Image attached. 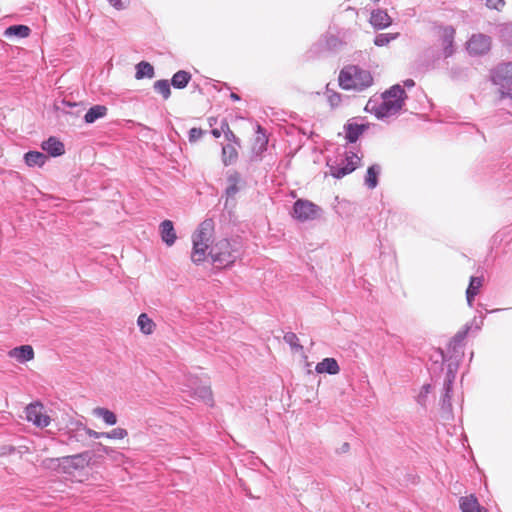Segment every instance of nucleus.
<instances>
[{
	"instance_id": "nucleus-6",
	"label": "nucleus",
	"mask_w": 512,
	"mask_h": 512,
	"mask_svg": "<svg viewBox=\"0 0 512 512\" xmlns=\"http://www.w3.org/2000/svg\"><path fill=\"white\" fill-rule=\"evenodd\" d=\"M209 256L211 258V262L217 268H227L232 266L237 257V251L231 248V243L227 240H221L216 244L215 247H212L209 251Z\"/></svg>"
},
{
	"instance_id": "nucleus-27",
	"label": "nucleus",
	"mask_w": 512,
	"mask_h": 512,
	"mask_svg": "<svg viewBox=\"0 0 512 512\" xmlns=\"http://www.w3.org/2000/svg\"><path fill=\"white\" fill-rule=\"evenodd\" d=\"M108 108L105 105L96 104L91 106L85 113L83 120L86 124H92L107 115Z\"/></svg>"
},
{
	"instance_id": "nucleus-52",
	"label": "nucleus",
	"mask_w": 512,
	"mask_h": 512,
	"mask_svg": "<svg viewBox=\"0 0 512 512\" xmlns=\"http://www.w3.org/2000/svg\"><path fill=\"white\" fill-rule=\"evenodd\" d=\"M486 6L491 9L500 10V7H503L505 2L504 0H484Z\"/></svg>"
},
{
	"instance_id": "nucleus-21",
	"label": "nucleus",
	"mask_w": 512,
	"mask_h": 512,
	"mask_svg": "<svg viewBox=\"0 0 512 512\" xmlns=\"http://www.w3.org/2000/svg\"><path fill=\"white\" fill-rule=\"evenodd\" d=\"M32 30L25 24H13L5 28L3 36L7 39H24L30 36Z\"/></svg>"
},
{
	"instance_id": "nucleus-20",
	"label": "nucleus",
	"mask_w": 512,
	"mask_h": 512,
	"mask_svg": "<svg viewBox=\"0 0 512 512\" xmlns=\"http://www.w3.org/2000/svg\"><path fill=\"white\" fill-rule=\"evenodd\" d=\"M159 231H160L161 240L168 247L172 246L175 243V241L177 239V235H176L173 221H171L169 219L163 220L159 225Z\"/></svg>"
},
{
	"instance_id": "nucleus-43",
	"label": "nucleus",
	"mask_w": 512,
	"mask_h": 512,
	"mask_svg": "<svg viewBox=\"0 0 512 512\" xmlns=\"http://www.w3.org/2000/svg\"><path fill=\"white\" fill-rule=\"evenodd\" d=\"M500 37L506 45L512 47V23L501 28Z\"/></svg>"
},
{
	"instance_id": "nucleus-14",
	"label": "nucleus",
	"mask_w": 512,
	"mask_h": 512,
	"mask_svg": "<svg viewBox=\"0 0 512 512\" xmlns=\"http://www.w3.org/2000/svg\"><path fill=\"white\" fill-rule=\"evenodd\" d=\"M346 42L330 32H326L321 35L316 43V47L319 51H328L330 53H338Z\"/></svg>"
},
{
	"instance_id": "nucleus-57",
	"label": "nucleus",
	"mask_w": 512,
	"mask_h": 512,
	"mask_svg": "<svg viewBox=\"0 0 512 512\" xmlns=\"http://www.w3.org/2000/svg\"><path fill=\"white\" fill-rule=\"evenodd\" d=\"M476 296H477V295H472V296L470 297V294H469L468 292H466V301H467V304H468V306H469L470 308H472V307H473V304H474V301H475V297H476Z\"/></svg>"
},
{
	"instance_id": "nucleus-40",
	"label": "nucleus",
	"mask_w": 512,
	"mask_h": 512,
	"mask_svg": "<svg viewBox=\"0 0 512 512\" xmlns=\"http://www.w3.org/2000/svg\"><path fill=\"white\" fill-rule=\"evenodd\" d=\"M286 344H288L291 349L299 351L303 349V346L300 344L297 335L294 332H287L283 337Z\"/></svg>"
},
{
	"instance_id": "nucleus-15",
	"label": "nucleus",
	"mask_w": 512,
	"mask_h": 512,
	"mask_svg": "<svg viewBox=\"0 0 512 512\" xmlns=\"http://www.w3.org/2000/svg\"><path fill=\"white\" fill-rule=\"evenodd\" d=\"M188 387L187 392L191 398L202 401L209 407L214 406L213 393L209 385H198V380L195 379Z\"/></svg>"
},
{
	"instance_id": "nucleus-53",
	"label": "nucleus",
	"mask_w": 512,
	"mask_h": 512,
	"mask_svg": "<svg viewBox=\"0 0 512 512\" xmlns=\"http://www.w3.org/2000/svg\"><path fill=\"white\" fill-rule=\"evenodd\" d=\"M453 388H454V382L451 380H444L443 384V394L444 395H452L453 394Z\"/></svg>"
},
{
	"instance_id": "nucleus-31",
	"label": "nucleus",
	"mask_w": 512,
	"mask_h": 512,
	"mask_svg": "<svg viewBox=\"0 0 512 512\" xmlns=\"http://www.w3.org/2000/svg\"><path fill=\"white\" fill-rule=\"evenodd\" d=\"M235 144L228 143L222 146V162L225 166L233 164L238 158Z\"/></svg>"
},
{
	"instance_id": "nucleus-63",
	"label": "nucleus",
	"mask_w": 512,
	"mask_h": 512,
	"mask_svg": "<svg viewBox=\"0 0 512 512\" xmlns=\"http://www.w3.org/2000/svg\"><path fill=\"white\" fill-rule=\"evenodd\" d=\"M501 311V309H493V310H490V311H487L488 313H496V312H499Z\"/></svg>"
},
{
	"instance_id": "nucleus-58",
	"label": "nucleus",
	"mask_w": 512,
	"mask_h": 512,
	"mask_svg": "<svg viewBox=\"0 0 512 512\" xmlns=\"http://www.w3.org/2000/svg\"><path fill=\"white\" fill-rule=\"evenodd\" d=\"M403 86L406 87V88H412V87L415 86V81L413 79H410V78L405 79L403 81Z\"/></svg>"
},
{
	"instance_id": "nucleus-59",
	"label": "nucleus",
	"mask_w": 512,
	"mask_h": 512,
	"mask_svg": "<svg viewBox=\"0 0 512 512\" xmlns=\"http://www.w3.org/2000/svg\"><path fill=\"white\" fill-rule=\"evenodd\" d=\"M349 449H350V445H349V443H348V442H344V443L341 445V447L338 449V452H339V453H346V452H348V451H349Z\"/></svg>"
},
{
	"instance_id": "nucleus-56",
	"label": "nucleus",
	"mask_w": 512,
	"mask_h": 512,
	"mask_svg": "<svg viewBox=\"0 0 512 512\" xmlns=\"http://www.w3.org/2000/svg\"><path fill=\"white\" fill-rule=\"evenodd\" d=\"M213 87L219 91H221L223 87L228 90L230 89V87L227 83L220 82V81H215V84L213 85Z\"/></svg>"
},
{
	"instance_id": "nucleus-9",
	"label": "nucleus",
	"mask_w": 512,
	"mask_h": 512,
	"mask_svg": "<svg viewBox=\"0 0 512 512\" xmlns=\"http://www.w3.org/2000/svg\"><path fill=\"white\" fill-rule=\"evenodd\" d=\"M322 209L307 199H298L293 203L291 215L294 219L305 222L315 220L320 216Z\"/></svg>"
},
{
	"instance_id": "nucleus-41",
	"label": "nucleus",
	"mask_w": 512,
	"mask_h": 512,
	"mask_svg": "<svg viewBox=\"0 0 512 512\" xmlns=\"http://www.w3.org/2000/svg\"><path fill=\"white\" fill-rule=\"evenodd\" d=\"M61 103L64 106L63 111L67 114L78 115L81 111L80 103L72 102L66 99H63Z\"/></svg>"
},
{
	"instance_id": "nucleus-50",
	"label": "nucleus",
	"mask_w": 512,
	"mask_h": 512,
	"mask_svg": "<svg viewBox=\"0 0 512 512\" xmlns=\"http://www.w3.org/2000/svg\"><path fill=\"white\" fill-rule=\"evenodd\" d=\"M432 389V385L429 384V383H425L422 387H421V390H420V393L418 394V402L421 404L422 402L425 401L427 395L430 393Z\"/></svg>"
},
{
	"instance_id": "nucleus-16",
	"label": "nucleus",
	"mask_w": 512,
	"mask_h": 512,
	"mask_svg": "<svg viewBox=\"0 0 512 512\" xmlns=\"http://www.w3.org/2000/svg\"><path fill=\"white\" fill-rule=\"evenodd\" d=\"M214 229V222L212 219H205L199 225L196 232L192 235V244L209 245V241Z\"/></svg>"
},
{
	"instance_id": "nucleus-32",
	"label": "nucleus",
	"mask_w": 512,
	"mask_h": 512,
	"mask_svg": "<svg viewBox=\"0 0 512 512\" xmlns=\"http://www.w3.org/2000/svg\"><path fill=\"white\" fill-rule=\"evenodd\" d=\"M209 248V245H199V244H193L192 251H191V261L195 265L202 264L207 256H209V253L207 254V250Z\"/></svg>"
},
{
	"instance_id": "nucleus-2",
	"label": "nucleus",
	"mask_w": 512,
	"mask_h": 512,
	"mask_svg": "<svg viewBox=\"0 0 512 512\" xmlns=\"http://www.w3.org/2000/svg\"><path fill=\"white\" fill-rule=\"evenodd\" d=\"M338 83L343 90L362 92L373 85L374 78L369 70L350 64L340 70Z\"/></svg>"
},
{
	"instance_id": "nucleus-46",
	"label": "nucleus",
	"mask_w": 512,
	"mask_h": 512,
	"mask_svg": "<svg viewBox=\"0 0 512 512\" xmlns=\"http://www.w3.org/2000/svg\"><path fill=\"white\" fill-rule=\"evenodd\" d=\"M128 435V431L125 428L117 427L108 431L106 435L107 439H124Z\"/></svg>"
},
{
	"instance_id": "nucleus-51",
	"label": "nucleus",
	"mask_w": 512,
	"mask_h": 512,
	"mask_svg": "<svg viewBox=\"0 0 512 512\" xmlns=\"http://www.w3.org/2000/svg\"><path fill=\"white\" fill-rule=\"evenodd\" d=\"M224 136L229 143L235 144L238 147H240V139L234 134V132L231 129L224 130Z\"/></svg>"
},
{
	"instance_id": "nucleus-19",
	"label": "nucleus",
	"mask_w": 512,
	"mask_h": 512,
	"mask_svg": "<svg viewBox=\"0 0 512 512\" xmlns=\"http://www.w3.org/2000/svg\"><path fill=\"white\" fill-rule=\"evenodd\" d=\"M369 22L375 29L382 30L391 25L392 19L386 10L375 9L371 12Z\"/></svg>"
},
{
	"instance_id": "nucleus-3",
	"label": "nucleus",
	"mask_w": 512,
	"mask_h": 512,
	"mask_svg": "<svg viewBox=\"0 0 512 512\" xmlns=\"http://www.w3.org/2000/svg\"><path fill=\"white\" fill-rule=\"evenodd\" d=\"M93 459V452L86 450L73 455L58 458H48L46 462L49 468L57 469L64 474H72L74 471L83 470L89 466Z\"/></svg>"
},
{
	"instance_id": "nucleus-28",
	"label": "nucleus",
	"mask_w": 512,
	"mask_h": 512,
	"mask_svg": "<svg viewBox=\"0 0 512 512\" xmlns=\"http://www.w3.org/2000/svg\"><path fill=\"white\" fill-rule=\"evenodd\" d=\"M192 79V74L186 70H178L175 72L169 80L172 87L175 89H184L188 86Z\"/></svg>"
},
{
	"instance_id": "nucleus-4",
	"label": "nucleus",
	"mask_w": 512,
	"mask_h": 512,
	"mask_svg": "<svg viewBox=\"0 0 512 512\" xmlns=\"http://www.w3.org/2000/svg\"><path fill=\"white\" fill-rule=\"evenodd\" d=\"M491 81L499 86V100L509 99L512 104V62L498 64L491 72Z\"/></svg>"
},
{
	"instance_id": "nucleus-11",
	"label": "nucleus",
	"mask_w": 512,
	"mask_h": 512,
	"mask_svg": "<svg viewBox=\"0 0 512 512\" xmlns=\"http://www.w3.org/2000/svg\"><path fill=\"white\" fill-rule=\"evenodd\" d=\"M491 49V37L483 34H473L467 41V51L470 56H482Z\"/></svg>"
},
{
	"instance_id": "nucleus-42",
	"label": "nucleus",
	"mask_w": 512,
	"mask_h": 512,
	"mask_svg": "<svg viewBox=\"0 0 512 512\" xmlns=\"http://www.w3.org/2000/svg\"><path fill=\"white\" fill-rule=\"evenodd\" d=\"M467 69L459 66L451 67L449 74L452 80L464 81L467 78Z\"/></svg>"
},
{
	"instance_id": "nucleus-36",
	"label": "nucleus",
	"mask_w": 512,
	"mask_h": 512,
	"mask_svg": "<svg viewBox=\"0 0 512 512\" xmlns=\"http://www.w3.org/2000/svg\"><path fill=\"white\" fill-rule=\"evenodd\" d=\"M484 278L483 276H471L469 279V284L466 289V292L470 294V297L472 295H478L480 292V289L483 285Z\"/></svg>"
},
{
	"instance_id": "nucleus-10",
	"label": "nucleus",
	"mask_w": 512,
	"mask_h": 512,
	"mask_svg": "<svg viewBox=\"0 0 512 512\" xmlns=\"http://www.w3.org/2000/svg\"><path fill=\"white\" fill-rule=\"evenodd\" d=\"M376 126L375 124L369 122L358 123L357 118H350L343 127L344 130V138L347 144L356 143L360 137L371 127Z\"/></svg>"
},
{
	"instance_id": "nucleus-24",
	"label": "nucleus",
	"mask_w": 512,
	"mask_h": 512,
	"mask_svg": "<svg viewBox=\"0 0 512 512\" xmlns=\"http://www.w3.org/2000/svg\"><path fill=\"white\" fill-rule=\"evenodd\" d=\"M315 371L318 374L336 375L340 372V366L333 357H326L316 364Z\"/></svg>"
},
{
	"instance_id": "nucleus-33",
	"label": "nucleus",
	"mask_w": 512,
	"mask_h": 512,
	"mask_svg": "<svg viewBox=\"0 0 512 512\" xmlns=\"http://www.w3.org/2000/svg\"><path fill=\"white\" fill-rule=\"evenodd\" d=\"M137 325L140 331L145 335L152 334L156 327L154 321L146 313H141L138 316Z\"/></svg>"
},
{
	"instance_id": "nucleus-39",
	"label": "nucleus",
	"mask_w": 512,
	"mask_h": 512,
	"mask_svg": "<svg viewBox=\"0 0 512 512\" xmlns=\"http://www.w3.org/2000/svg\"><path fill=\"white\" fill-rule=\"evenodd\" d=\"M95 449L98 452H101L113 459H117L118 456H122L121 452H119L117 449L110 447V446L103 445L102 443H95Z\"/></svg>"
},
{
	"instance_id": "nucleus-47",
	"label": "nucleus",
	"mask_w": 512,
	"mask_h": 512,
	"mask_svg": "<svg viewBox=\"0 0 512 512\" xmlns=\"http://www.w3.org/2000/svg\"><path fill=\"white\" fill-rule=\"evenodd\" d=\"M327 100L332 108L337 107L341 102V94L327 88Z\"/></svg>"
},
{
	"instance_id": "nucleus-17",
	"label": "nucleus",
	"mask_w": 512,
	"mask_h": 512,
	"mask_svg": "<svg viewBox=\"0 0 512 512\" xmlns=\"http://www.w3.org/2000/svg\"><path fill=\"white\" fill-rule=\"evenodd\" d=\"M41 149L49 157H60L65 153L64 143L55 136H50L41 143Z\"/></svg>"
},
{
	"instance_id": "nucleus-25",
	"label": "nucleus",
	"mask_w": 512,
	"mask_h": 512,
	"mask_svg": "<svg viewBox=\"0 0 512 512\" xmlns=\"http://www.w3.org/2000/svg\"><path fill=\"white\" fill-rule=\"evenodd\" d=\"M382 168L379 164L374 163L367 167L365 176H364V185L368 189H375L379 184V178L381 175Z\"/></svg>"
},
{
	"instance_id": "nucleus-44",
	"label": "nucleus",
	"mask_w": 512,
	"mask_h": 512,
	"mask_svg": "<svg viewBox=\"0 0 512 512\" xmlns=\"http://www.w3.org/2000/svg\"><path fill=\"white\" fill-rule=\"evenodd\" d=\"M452 395H444L441 396V409L443 413L447 414L446 418L448 419L450 415H452Z\"/></svg>"
},
{
	"instance_id": "nucleus-38",
	"label": "nucleus",
	"mask_w": 512,
	"mask_h": 512,
	"mask_svg": "<svg viewBox=\"0 0 512 512\" xmlns=\"http://www.w3.org/2000/svg\"><path fill=\"white\" fill-rule=\"evenodd\" d=\"M398 33H379L374 38V44L378 47H383L398 37Z\"/></svg>"
},
{
	"instance_id": "nucleus-45",
	"label": "nucleus",
	"mask_w": 512,
	"mask_h": 512,
	"mask_svg": "<svg viewBox=\"0 0 512 512\" xmlns=\"http://www.w3.org/2000/svg\"><path fill=\"white\" fill-rule=\"evenodd\" d=\"M484 315L475 316L470 322H467L464 326H471V332H479L484 323Z\"/></svg>"
},
{
	"instance_id": "nucleus-13",
	"label": "nucleus",
	"mask_w": 512,
	"mask_h": 512,
	"mask_svg": "<svg viewBox=\"0 0 512 512\" xmlns=\"http://www.w3.org/2000/svg\"><path fill=\"white\" fill-rule=\"evenodd\" d=\"M26 419L40 428L47 427L51 422L50 417L43 412V405L37 402L26 407Z\"/></svg>"
},
{
	"instance_id": "nucleus-61",
	"label": "nucleus",
	"mask_w": 512,
	"mask_h": 512,
	"mask_svg": "<svg viewBox=\"0 0 512 512\" xmlns=\"http://www.w3.org/2000/svg\"><path fill=\"white\" fill-rule=\"evenodd\" d=\"M230 99L234 102H237V101H240L241 100V97L240 95H238L237 93H234V92H230V95H229Z\"/></svg>"
},
{
	"instance_id": "nucleus-8",
	"label": "nucleus",
	"mask_w": 512,
	"mask_h": 512,
	"mask_svg": "<svg viewBox=\"0 0 512 512\" xmlns=\"http://www.w3.org/2000/svg\"><path fill=\"white\" fill-rule=\"evenodd\" d=\"M361 161V158L354 152H345L344 159L341 163L336 160L328 158L326 165L329 168L330 175L335 179H341L348 174L354 172Z\"/></svg>"
},
{
	"instance_id": "nucleus-49",
	"label": "nucleus",
	"mask_w": 512,
	"mask_h": 512,
	"mask_svg": "<svg viewBox=\"0 0 512 512\" xmlns=\"http://www.w3.org/2000/svg\"><path fill=\"white\" fill-rule=\"evenodd\" d=\"M205 131L201 128L193 127L188 132V139L190 143H194L202 138Z\"/></svg>"
},
{
	"instance_id": "nucleus-48",
	"label": "nucleus",
	"mask_w": 512,
	"mask_h": 512,
	"mask_svg": "<svg viewBox=\"0 0 512 512\" xmlns=\"http://www.w3.org/2000/svg\"><path fill=\"white\" fill-rule=\"evenodd\" d=\"M457 369L458 364L450 361L447 365V371L444 380H451L452 382H455Z\"/></svg>"
},
{
	"instance_id": "nucleus-30",
	"label": "nucleus",
	"mask_w": 512,
	"mask_h": 512,
	"mask_svg": "<svg viewBox=\"0 0 512 512\" xmlns=\"http://www.w3.org/2000/svg\"><path fill=\"white\" fill-rule=\"evenodd\" d=\"M93 415L101 418L103 422L109 426H114L118 422L117 415L108 408L97 407L93 409Z\"/></svg>"
},
{
	"instance_id": "nucleus-26",
	"label": "nucleus",
	"mask_w": 512,
	"mask_h": 512,
	"mask_svg": "<svg viewBox=\"0 0 512 512\" xmlns=\"http://www.w3.org/2000/svg\"><path fill=\"white\" fill-rule=\"evenodd\" d=\"M256 137L253 145V152L257 155L262 154L267 150L268 146V137L266 134V130L260 124L256 125Z\"/></svg>"
},
{
	"instance_id": "nucleus-54",
	"label": "nucleus",
	"mask_w": 512,
	"mask_h": 512,
	"mask_svg": "<svg viewBox=\"0 0 512 512\" xmlns=\"http://www.w3.org/2000/svg\"><path fill=\"white\" fill-rule=\"evenodd\" d=\"M112 7H114L117 10L125 9V4L122 0H107Z\"/></svg>"
},
{
	"instance_id": "nucleus-29",
	"label": "nucleus",
	"mask_w": 512,
	"mask_h": 512,
	"mask_svg": "<svg viewBox=\"0 0 512 512\" xmlns=\"http://www.w3.org/2000/svg\"><path fill=\"white\" fill-rule=\"evenodd\" d=\"M155 76L154 66L148 61L142 60L135 65V78L137 80L151 79Z\"/></svg>"
},
{
	"instance_id": "nucleus-1",
	"label": "nucleus",
	"mask_w": 512,
	"mask_h": 512,
	"mask_svg": "<svg viewBox=\"0 0 512 512\" xmlns=\"http://www.w3.org/2000/svg\"><path fill=\"white\" fill-rule=\"evenodd\" d=\"M408 96L403 86L394 84L381 93L382 102L371 97L364 110L373 114L378 120H385L393 115L398 114L405 106Z\"/></svg>"
},
{
	"instance_id": "nucleus-62",
	"label": "nucleus",
	"mask_w": 512,
	"mask_h": 512,
	"mask_svg": "<svg viewBox=\"0 0 512 512\" xmlns=\"http://www.w3.org/2000/svg\"><path fill=\"white\" fill-rule=\"evenodd\" d=\"M211 134L215 137V138H219L222 134L220 128H213L211 130Z\"/></svg>"
},
{
	"instance_id": "nucleus-55",
	"label": "nucleus",
	"mask_w": 512,
	"mask_h": 512,
	"mask_svg": "<svg viewBox=\"0 0 512 512\" xmlns=\"http://www.w3.org/2000/svg\"><path fill=\"white\" fill-rule=\"evenodd\" d=\"M106 435H108V432H97L93 429H90L89 438H94V439L106 438Z\"/></svg>"
},
{
	"instance_id": "nucleus-7",
	"label": "nucleus",
	"mask_w": 512,
	"mask_h": 512,
	"mask_svg": "<svg viewBox=\"0 0 512 512\" xmlns=\"http://www.w3.org/2000/svg\"><path fill=\"white\" fill-rule=\"evenodd\" d=\"M227 186L223 191L221 198H225L224 209L229 213L236 207L235 196L245 187V180L238 171H229L226 177Z\"/></svg>"
},
{
	"instance_id": "nucleus-18",
	"label": "nucleus",
	"mask_w": 512,
	"mask_h": 512,
	"mask_svg": "<svg viewBox=\"0 0 512 512\" xmlns=\"http://www.w3.org/2000/svg\"><path fill=\"white\" fill-rule=\"evenodd\" d=\"M10 358L15 359L19 363H26L34 359V349L29 344L16 346L8 352Z\"/></svg>"
},
{
	"instance_id": "nucleus-37",
	"label": "nucleus",
	"mask_w": 512,
	"mask_h": 512,
	"mask_svg": "<svg viewBox=\"0 0 512 512\" xmlns=\"http://www.w3.org/2000/svg\"><path fill=\"white\" fill-rule=\"evenodd\" d=\"M471 332V326H463L450 340L452 345L463 347L464 340Z\"/></svg>"
},
{
	"instance_id": "nucleus-23",
	"label": "nucleus",
	"mask_w": 512,
	"mask_h": 512,
	"mask_svg": "<svg viewBox=\"0 0 512 512\" xmlns=\"http://www.w3.org/2000/svg\"><path fill=\"white\" fill-rule=\"evenodd\" d=\"M459 507L462 512H487V509L479 504L474 494L461 497L459 499Z\"/></svg>"
},
{
	"instance_id": "nucleus-5",
	"label": "nucleus",
	"mask_w": 512,
	"mask_h": 512,
	"mask_svg": "<svg viewBox=\"0 0 512 512\" xmlns=\"http://www.w3.org/2000/svg\"><path fill=\"white\" fill-rule=\"evenodd\" d=\"M90 435V428H88L80 420H71L66 426L64 432L60 434L59 442L66 445L78 443L84 447L87 445V439Z\"/></svg>"
},
{
	"instance_id": "nucleus-22",
	"label": "nucleus",
	"mask_w": 512,
	"mask_h": 512,
	"mask_svg": "<svg viewBox=\"0 0 512 512\" xmlns=\"http://www.w3.org/2000/svg\"><path fill=\"white\" fill-rule=\"evenodd\" d=\"M23 160H24V163L28 167L41 168L47 162L48 156L44 152H41V151L29 150L26 153H24Z\"/></svg>"
},
{
	"instance_id": "nucleus-34",
	"label": "nucleus",
	"mask_w": 512,
	"mask_h": 512,
	"mask_svg": "<svg viewBox=\"0 0 512 512\" xmlns=\"http://www.w3.org/2000/svg\"><path fill=\"white\" fill-rule=\"evenodd\" d=\"M171 83L167 79H160L154 82L153 89L159 93L164 100H167L171 96Z\"/></svg>"
},
{
	"instance_id": "nucleus-35",
	"label": "nucleus",
	"mask_w": 512,
	"mask_h": 512,
	"mask_svg": "<svg viewBox=\"0 0 512 512\" xmlns=\"http://www.w3.org/2000/svg\"><path fill=\"white\" fill-rule=\"evenodd\" d=\"M441 358L443 362H446L448 360H451L452 358L458 359L463 354V347H458L452 345V342L449 341L447 345V354L442 350L439 349Z\"/></svg>"
},
{
	"instance_id": "nucleus-60",
	"label": "nucleus",
	"mask_w": 512,
	"mask_h": 512,
	"mask_svg": "<svg viewBox=\"0 0 512 512\" xmlns=\"http://www.w3.org/2000/svg\"><path fill=\"white\" fill-rule=\"evenodd\" d=\"M230 129L229 124L226 119H223L220 124V130L224 134V130Z\"/></svg>"
},
{
	"instance_id": "nucleus-12",
	"label": "nucleus",
	"mask_w": 512,
	"mask_h": 512,
	"mask_svg": "<svg viewBox=\"0 0 512 512\" xmlns=\"http://www.w3.org/2000/svg\"><path fill=\"white\" fill-rule=\"evenodd\" d=\"M439 40L442 46V54L444 58H450L454 55L455 49V35L456 30L452 25H445L440 27Z\"/></svg>"
}]
</instances>
